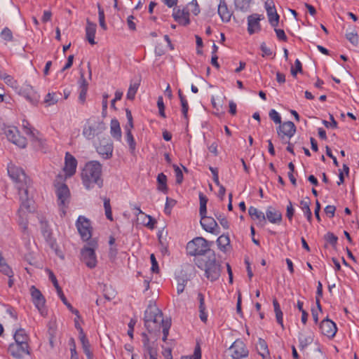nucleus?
I'll return each instance as SVG.
<instances>
[{
    "label": "nucleus",
    "mask_w": 359,
    "mask_h": 359,
    "mask_svg": "<svg viewBox=\"0 0 359 359\" xmlns=\"http://www.w3.org/2000/svg\"><path fill=\"white\" fill-rule=\"evenodd\" d=\"M88 89V88L79 89V101L82 104L86 102Z\"/></svg>",
    "instance_id": "64"
},
{
    "label": "nucleus",
    "mask_w": 359,
    "mask_h": 359,
    "mask_svg": "<svg viewBox=\"0 0 359 359\" xmlns=\"http://www.w3.org/2000/svg\"><path fill=\"white\" fill-rule=\"evenodd\" d=\"M273 28H274V31L276 34V36L278 39V40L283 41H287V37L283 29H278L277 27H273Z\"/></svg>",
    "instance_id": "60"
},
{
    "label": "nucleus",
    "mask_w": 359,
    "mask_h": 359,
    "mask_svg": "<svg viewBox=\"0 0 359 359\" xmlns=\"http://www.w3.org/2000/svg\"><path fill=\"white\" fill-rule=\"evenodd\" d=\"M273 306L276 314V321L282 327V328L284 329L283 313L280 309V306L276 298L273 299Z\"/></svg>",
    "instance_id": "30"
},
{
    "label": "nucleus",
    "mask_w": 359,
    "mask_h": 359,
    "mask_svg": "<svg viewBox=\"0 0 359 359\" xmlns=\"http://www.w3.org/2000/svg\"><path fill=\"white\" fill-rule=\"evenodd\" d=\"M173 169L175 170V177H176V183L180 184L182 183L184 177L182 170L175 164L172 165Z\"/></svg>",
    "instance_id": "47"
},
{
    "label": "nucleus",
    "mask_w": 359,
    "mask_h": 359,
    "mask_svg": "<svg viewBox=\"0 0 359 359\" xmlns=\"http://www.w3.org/2000/svg\"><path fill=\"white\" fill-rule=\"evenodd\" d=\"M199 201H200V208H199V215H204L207 213V203L208 201V198L205 195H204L202 192L199 193Z\"/></svg>",
    "instance_id": "39"
},
{
    "label": "nucleus",
    "mask_w": 359,
    "mask_h": 359,
    "mask_svg": "<svg viewBox=\"0 0 359 359\" xmlns=\"http://www.w3.org/2000/svg\"><path fill=\"white\" fill-rule=\"evenodd\" d=\"M104 208L105 210L106 217L110 221H113L111 208L110 205V199L108 198H104Z\"/></svg>",
    "instance_id": "44"
},
{
    "label": "nucleus",
    "mask_w": 359,
    "mask_h": 359,
    "mask_svg": "<svg viewBox=\"0 0 359 359\" xmlns=\"http://www.w3.org/2000/svg\"><path fill=\"white\" fill-rule=\"evenodd\" d=\"M306 199V200L301 201L300 204L302 205V208L304 211V213L305 216L306 217L307 220L309 222H311L312 212H311V210L309 207L310 200L308 197Z\"/></svg>",
    "instance_id": "35"
},
{
    "label": "nucleus",
    "mask_w": 359,
    "mask_h": 359,
    "mask_svg": "<svg viewBox=\"0 0 359 359\" xmlns=\"http://www.w3.org/2000/svg\"><path fill=\"white\" fill-rule=\"evenodd\" d=\"M269 22L273 27H277L279 23L280 16L276 9L266 11Z\"/></svg>",
    "instance_id": "34"
},
{
    "label": "nucleus",
    "mask_w": 359,
    "mask_h": 359,
    "mask_svg": "<svg viewBox=\"0 0 359 359\" xmlns=\"http://www.w3.org/2000/svg\"><path fill=\"white\" fill-rule=\"evenodd\" d=\"M157 106L159 110V114L161 117L165 118V106L163 103V97L159 96L158 97L157 100Z\"/></svg>",
    "instance_id": "55"
},
{
    "label": "nucleus",
    "mask_w": 359,
    "mask_h": 359,
    "mask_svg": "<svg viewBox=\"0 0 359 359\" xmlns=\"http://www.w3.org/2000/svg\"><path fill=\"white\" fill-rule=\"evenodd\" d=\"M55 194L57 198V204L62 208V213L65 214V208H67L69 203L70 191L65 183H60L55 181Z\"/></svg>",
    "instance_id": "10"
},
{
    "label": "nucleus",
    "mask_w": 359,
    "mask_h": 359,
    "mask_svg": "<svg viewBox=\"0 0 359 359\" xmlns=\"http://www.w3.org/2000/svg\"><path fill=\"white\" fill-rule=\"evenodd\" d=\"M21 94L33 105H36L39 102V95L29 85H26L21 90Z\"/></svg>",
    "instance_id": "20"
},
{
    "label": "nucleus",
    "mask_w": 359,
    "mask_h": 359,
    "mask_svg": "<svg viewBox=\"0 0 359 359\" xmlns=\"http://www.w3.org/2000/svg\"><path fill=\"white\" fill-rule=\"evenodd\" d=\"M30 292L35 306L37 308L41 315L45 316L47 314V310L45 307L46 300L42 293L34 285L30 287Z\"/></svg>",
    "instance_id": "14"
},
{
    "label": "nucleus",
    "mask_w": 359,
    "mask_h": 359,
    "mask_svg": "<svg viewBox=\"0 0 359 359\" xmlns=\"http://www.w3.org/2000/svg\"><path fill=\"white\" fill-rule=\"evenodd\" d=\"M171 326V322L170 320H165L161 323V328L163 329V338L162 340L165 341L167 340V337L169 334V330Z\"/></svg>",
    "instance_id": "43"
},
{
    "label": "nucleus",
    "mask_w": 359,
    "mask_h": 359,
    "mask_svg": "<svg viewBox=\"0 0 359 359\" xmlns=\"http://www.w3.org/2000/svg\"><path fill=\"white\" fill-rule=\"evenodd\" d=\"M23 128L26 134L30 135L33 140H39L38 137L35 135L34 130L31 127H29V123L27 121H23Z\"/></svg>",
    "instance_id": "48"
},
{
    "label": "nucleus",
    "mask_w": 359,
    "mask_h": 359,
    "mask_svg": "<svg viewBox=\"0 0 359 359\" xmlns=\"http://www.w3.org/2000/svg\"><path fill=\"white\" fill-rule=\"evenodd\" d=\"M140 85V79H133L130 81V84L127 93V99L129 100H133L135 99L137 91Z\"/></svg>",
    "instance_id": "27"
},
{
    "label": "nucleus",
    "mask_w": 359,
    "mask_h": 359,
    "mask_svg": "<svg viewBox=\"0 0 359 359\" xmlns=\"http://www.w3.org/2000/svg\"><path fill=\"white\" fill-rule=\"evenodd\" d=\"M97 151L104 159H109L112 156L113 147L111 144H106L97 147Z\"/></svg>",
    "instance_id": "28"
},
{
    "label": "nucleus",
    "mask_w": 359,
    "mask_h": 359,
    "mask_svg": "<svg viewBox=\"0 0 359 359\" xmlns=\"http://www.w3.org/2000/svg\"><path fill=\"white\" fill-rule=\"evenodd\" d=\"M15 341L29 344V336L23 328L16 330L13 334Z\"/></svg>",
    "instance_id": "29"
},
{
    "label": "nucleus",
    "mask_w": 359,
    "mask_h": 359,
    "mask_svg": "<svg viewBox=\"0 0 359 359\" xmlns=\"http://www.w3.org/2000/svg\"><path fill=\"white\" fill-rule=\"evenodd\" d=\"M252 0H234V5L236 10L242 12H248L250 10Z\"/></svg>",
    "instance_id": "33"
},
{
    "label": "nucleus",
    "mask_w": 359,
    "mask_h": 359,
    "mask_svg": "<svg viewBox=\"0 0 359 359\" xmlns=\"http://www.w3.org/2000/svg\"><path fill=\"white\" fill-rule=\"evenodd\" d=\"M8 352L15 359H22L25 355H30L29 344L14 341L9 344Z\"/></svg>",
    "instance_id": "12"
},
{
    "label": "nucleus",
    "mask_w": 359,
    "mask_h": 359,
    "mask_svg": "<svg viewBox=\"0 0 359 359\" xmlns=\"http://www.w3.org/2000/svg\"><path fill=\"white\" fill-rule=\"evenodd\" d=\"M106 130L105 124L95 118L88 119L83 126L82 134L88 140H93Z\"/></svg>",
    "instance_id": "8"
},
{
    "label": "nucleus",
    "mask_w": 359,
    "mask_h": 359,
    "mask_svg": "<svg viewBox=\"0 0 359 359\" xmlns=\"http://www.w3.org/2000/svg\"><path fill=\"white\" fill-rule=\"evenodd\" d=\"M8 173L10 177L16 183V187L20 195V188L23 187L28 191L30 184V179L26 175L24 170L15 165L8 167Z\"/></svg>",
    "instance_id": "7"
},
{
    "label": "nucleus",
    "mask_w": 359,
    "mask_h": 359,
    "mask_svg": "<svg viewBox=\"0 0 359 359\" xmlns=\"http://www.w3.org/2000/svg\"><path fill=\"white\" fill-rule=\"evenodd\" d=\"M172 17L181 25L187 26L190 23L189 10L186 8L183 9L175 8Z\"/></svg>",
    "instance_id": "18"
},
{
    "label": "nucleus",
    "mask_w": 359,
    "mask_h": 359,
    "mask_svg": "<svg viewBox=\"0 0 359 359\" xmlns=\"http://www.w3.org/2000/svg\"><path fill=\"white\" fill-rule=\"evenodd\" d=\"M1 36L2 37V39L7 41H11L13 40L12 32L8 27H6L2 30L1 33Z\"/></svg>",
    "instance_id": "54"
},
{
    "label": "nucleus",
    "mask_w": 359,
    "mask_h": 359,
    "mask_svg": "<svg viewBox=\"0 0 359 359\" xmlns=\"http://www.w3.org/2000/svg\"><path fill=\"white\" fill-rule=\"evenodd\" d=\"M257 350L259 354L263 359H268L269 358V351L266 342L261 338H259L258 341Z\"/></svg>",
    "instance_id": "32"
},
{
    "label": "nucleus",
    "mask_w": 359,
    "mask_h": 359,
    "mask_svg": "<svg viewBox=\"0 0 359 359\" xmlns=\"http://www.w3.org/2000/svg\"><path fill=\"white\" fill-rule=\"evenodd\" d=\"M196 265L205 271V277L212 282L218 280L220 277L222 267L220 262L216 259L215 252L204 259L200 257L197 259Z\"/></svg>",
    "instance_id": "2"
},
{
    "label": "nucleus",
    "mask_w": 359,
    "mask_h": 359,
    "mask_svg": "<svg viewBox=\"0 0 359 359\" xmlns=\"http://www.w3.org/2000/svg\"><path fill=\"white\" fill-rule=\"evenodd\" d=\"M294 213V209L292 206V203L290 201H289L288 205L287 206L286 210V217L291 222L292 220L293 216Z\"/></svg>",
    "instance_id": "61"
},
{
    "label": "nucleus",
    "mask_w": 359,
    "mask_h": 359,
    "mask_svg": "<svg viewBox=\"0 0 359 359\" xmlns=\"http://www.w3.org/2000/svg\"><path fill=\"white\" fill-rule=\"evenodd\" d=\"M0 271L8 278H13V272L11 268L4 262V259L0 255Z\"/></svg>",
    "instance_id": "40"
},
{
    "label": "nucleus",
    "mask_w": 359,
    "mask_h": 359,
    "mask_svg": "<svg viewBox=\"0 0 359 359\" xmlns=\"http://www.w3.org/2000/svg\"><path fill=\"white\" fill-rule=\"evenodd\" d=\"M177 201L174 199L170 198L168 197L166 198V203L165 205L164 212L166 215H170L171 212V208L176 205Z\"/></svg>",
    "instance_id": "49"
},
{
    "label": "nucleus",
    "mask_w": 359,
    "mask_h": 359,
    "mask_svg": "<svg viewBox=\"0 0 359 359\" xmlns=\"http://www.w3.org/2000/svg\"><path fill=\"white\" fill-rule=\"evenodd\" d=\"M88 245L81 250V260L88 268L93 269L97 265L95 250L97 248V243L95 240H91L88 242Z\"/></svg>",
    "instance_id": "9"
},
{
    "label": "nucleus",
    "mask_w": 359,
    "mask_h": 359,
    "mask_svg": "<svg viewBox=\"0 0 359 359\" xmlns=\"http://www.w3.org/2000/svg\"><path fill=\"white\" fill-rule=\"evenodd\" d=\"M76 225L82 240L88 241L91 238V226L88 219L83 216H79Z\"/></svg>",
    "instance_id": "15"
},
{
    "label": "nucleus",
    "mask_w": 359,
    "mask_h": 359,
    "mask_svg": "<svg viewBox=\"0 0 359 359\" xmlns=\"http://www.w3.org/2000/svg\"><path fill=\"white\" fill-rule=\"evenodd\" d=\"M215 217L224 229H228L229 228V222L224 215H222V214H218L215 215Z\"/></svg>",
    "instance_id": "58"
},
{
    "label": "nucleus",
    "mask_w": 359,
    "mask_h": 359,
    "mask_svg": "<svg viewBox=\"0 0 359 359\" xmlns=\"http://www.w3.org/2000/svg\"><path fill=\"white\" fill-rule=\"evenodd\" d=\"M182 106V113L185 119L188 120V111H189V104L187 98H182L180 101Z\"/></svg>",
    "instance_id": "51"
},
{
    "label": "nucleus",
    "mask_w": 359,
    "mask_h": 359,
    "mask_svg": "<svg viewBox=\"0 0 359 359\" xmlns=\"http://www.w3.org/2000/svg\"><path fill=\"white\" fill-rule=\"evenodd\" d=\"M20 200L21 201L20 208L18 211V224L20 228L24 234L29 237L28 232V214L31 212L30 210V200L27 195V191L25 188H20Z\"/></svg>",
    "instance_id": "4"
},
{
    "label": "nucleus",
    "mask_w": 359,
    "mask_h": 359,
    "mask_svg": "<svg viewBox=\"0 0 359 359\" xmlns=\"http://www.w3.org/2000/svg\"><path fill=\"white\" fill-rule=\"evenodd\" d=\"M222 22H228L230 21L232 13L229 10L225 0H220L217 10Z\"/></svg>",
    "instance_id": "23"
},
{
    "label": "nucleus",
    "mask_w": 359,
    "mask_h": 359,
    "mask_svg": "<svg viewBox=\"0 0 359 359\" xmlns=\"http://www.w3.org/2000/svg\"><path fill=\"white\" fill-rule=\"evenodd\" d=\"M111 134L112 137L117 140H121V130L120 123L117 119H112L111 121Z\"/></svg>",
    "instance_id": "31"
},
{
    "label": "nucleus",
    "mask_w": 359,
    "mask_h": 359,
    "mask_svg": "<svg viewBox=\"0 0 359 359\" xmlns=\"http://www.w3.org/2000/svg\"><path fill=\"white\" fill-rule=\"evenodd\" d=\"M49 278L51 280V282L53 283L54 287H55V289L57 290V293L58 296L60 297V299L62 300V302H63V304L65 305H67V303H69V302L67 301V298L65 297L62 288L59 285L55 276L50 271L49 272Z\"/></svg>",
    "instance_id": "26"
},
{
    "label": "nucleus",
    "mask_w": 359,
    "mask_h": 359,
    "mask_svg": "<svg viewBox=\"0 0 359 359\" xmlns=\"http://www.w3.org/2000/svg\"><path fill=\"white\" fill-rule=\"evenodd\" d=\"M55 93H48L44 99V103H46L48 106L53 105L57 103V100L55 98Z\"/></svg>",
    "instance_id": "53"
},
{
    "label": "nucleus",
    "mask_w": 359,
    "mask_h": 359,
    "mask_svg": "<svg viewBox=\"0 0 359 359\" xmlns=\"http://www.w3.org/2000/svg\"><path fill=\"white\" fill-rule=\"evenodd\" d=\"M200 216V223L203 229L208 232L215 233V229L218 228V225L215 219L211 217H207L206 215ZM217 233H216V234Z\"/></svg>",
    "instance_id": "21"
},
{
    "label": "nucleus",
    "mask_w": 359,
    "mask_h": 359,
    "mask_svg": "<svg viewBox=\"0 0 359 359\" xmlns=\"http://www.w3.org/2000/svg\"><path fill=\"white\" fill-rule=\"evenodd\" d=\"M132 129L133 128H125V130L127 143L129 145L131 153H133L136 148V142L131 132Z\"/></svg>",
    "instance_id": "36"
},
{
    "label": "nucleus",
    "mask_w": 359,
    "mask_h": 359,
    "mask_svg": "<svg viewBox=\"0 0 359 359\" xmlns=\"http://www.w3.org/2000/svg\"><path fill=\"white\" fill-rule=\"evenodd\" d=\"M209 241L203 237H196L188 242L187 245V252L190 256H194V263L199 257L204 259L214 252L210 248Z\"/></svg>",
    "instance_id": "3"
},
{
    "label": "nucleus",
    "mask_w": 359,
    "mask_h": 359,
    "mask_svg": "<svg viewBox=\"0 0 359 359\" xmlns=\"http://www.w3.org/2000/svg\"><path fill=\"white\" fill-rule=\"evenodd\" d=\"M189 6L191 7V11L195 15H197L200 13L199 6L196 0H192L189 4Z\"/></svg>",
    "instance_id": "62"
},
{
    "label": "nucleus",
    "mask_w": 359,
    "mask_h": 359,
    "mask_svg": "<svg viewBox=\"0 0 359 359\" xmlns=\"http://www.w3.org/2000/svg\"><path fill=\"white\" fill-rule=\"evenodd\" d=\"M96 27L97 25L95 23L91 22L88 20H87V25L86 27V39L91 45H94L96 43V42L95 41Z\"/></svg>",
    "instance_id": "24"
},
{
    "label": "nucleus",
    "mask_w": 359,
    "mask_h": 359,
    "mask_svg": "<svg viewBox=\"0 0 359 359\" xmlns=\"http://www.w3.org/2000/svg\"><path fill=\"white\" fill-rule=\"evenodd\" d=\"M165 320L163 317V313L156 305L149 304L144 311V325L149 332H159L161 323Z\"/></svg>",
    "instance_id": "5"
},
{
    "label": "nucleus",
    "mask_w": 359,
    "mask_h": 359,
    "mask_svg": "<svg viewBox=\"0 0 359 359\" xmlns=\"http://www.w3.org/2000/svg\"><path fill=\"white\" fill-rule=\"evenodd\" d=\"M270 118L276 124L281 123V117L280 114L275 110L271 109L269 113Z\"/></svg>",
    "instance_id": "50"
},
{
    "label": "nucleus",
    "mask_w": 359,
    "mask_h": 359,
    "mask_svg": "<svg viewBox=\"0 0 359 359\" xmlns=\"http://www.w3.org/2000/svg\"><path fill=\"white\" fill-rule=\"evenodd\" d=\"M248 214L253 219H258L259 220V224H260L262 226L266 223V217L264 214L258 210L257 208L250 206L248 208Z\"/></svg>",
    "instance_id": "25"
},
{
    "label": "nucleus",
    "mask_w": 359,
    "mask_h": 359,
    "mask_svg": "<svg viewBox=\"0 0 359 359\" xmlns=\"http://www.w3.org/2000/svg\"><path fill=\"white\" fill-rule=\"evenodd\" d=\"M126 118L128 119V123L125 126L124 128H133V118L132 116L131 111L129 109H126Z\"/></svg>",
    "instance_id": "57"
},
{
    "label": "nucleus",
    "mask_w": 359,
    "mask_h": 359,
    "mask_svg": "<svg viewBox=\"0 0 359 359\" xmlns=\"http://www.w3.org/2000/svg\"><path fill=\"white\" fill-rule=\"evenodd\" d=\"M81 175L83 184L86 189H93L95 185L98 188L103 187L102 165L98 161H92L86 163Z\"/></svg>",
    "instance_id": "1"
},
{
    "label": "nucleus",
    "mask_w": 359,
    "mask_h": 359,
    "mask_svg": "<svg viewBox=\"0 0 359 359\" xmlns=\"http://www.w3.org/2000/svg\"><path fill=\"white\" fill-rule=\"evenodd\" d=\"M0 134H4L7 139L20 148L27 146V139L20 135L18 129L15 126H6L0 118Z\"/></svg>",
    "instance_id": "6"
},
{
    "label": "nucleus",
    "mask_w": 359,
    "mask_h": 359,
    "mask_svg": "<svg viewBox=\"0 0 359 359\" xmlns=\"http://www.w3.org/2000/svg\"><path fill=\"white\" fill-rule=\"evenodd\" d=\"M265 217L269 222L275 224H280L283 219L282 213L271 206L268 207Z\"/></svg>",
    "instance_id": "22"
},
{
    "label": "nucleus",
    "mask_w": 359,
    "mask_h": 359,
    "mask_svg": "<svg viewBox=\"0 0 359 359\" xmlns=\"http://www.w3.org/2000/svg\"><path fill=\"white\" fill-rule=\"evenodd\" d=\"M79 89L88 88V82L84 77V73L82 69L80 70V79L78 81Z\"/></svg>",
    "instance_id": "52"
},
{
    "label": "nucleus",
    "mask_w": 359,
    "mask_h": 359,
    "mask_svg": "<svg viewBox=\"0 0 359 359\" xmlns=\"http://www.w3.org/2000/svg\"><path fill=\"white\" fill-rule=\"evenodd\" d=\"M158 189L166 192L168 191L167 187V177L163 172L160 173L157 176Z\"/></svg>",
    "instance_id": "38"
},
{
    "label": "nucleus",
    "mask_w": 359,
    "mask_h": 359,
    "mask_svg": "<svg viewBox=\"0 0 359 359\" xmlns=\"http://www.w3.org/2000/svg\"><path fill=\"white\" fill-rule=\"evenodd\" d=\"M229 359H245L248 357L249 351L241 339H236L226 351Z\"/></svg>",
    "instance_id": "11"
},
{
    "label": "nucleus",
    "mask_w": 359,
    "mask_h": 359,
    "mask_svg": "<svg viewBox=\"0 0 359 359\" xmlns=\"http://www.w3.org/2000/svg\"><path fill=\"white\" fill-rule=\"evenodd\" d=\"M313 341V338L312 336H304L303 334H300L299 337V348L301 350L305 348L308 345L311 344Z\"/></svg>",
    "instance_id": "41"
},
{
    "label": "nucleus",
    "mask_w": 359,
    "mask_h": 359,
    "mask_svg": "<svg viewBox=\"0 0 359 359\" xmlns=\"http://www.w3.org/2000/svg\"><path fill=\"white\" fill-rule=\"evenodd\" d=\"M144 359H157V351L150 344L143 346Z\"/></svg>",
    "instance_id": "37"
},
{
    "label": "nucleus",
    "mask_w": 359,
    "mask_h": 359,
    "mask_svg": "<svg viewBox=\"0 0 359 359\" xmlns=\"http://www.w3.org/2000/svg\"><path fill=\"white\" fill-rule=\"evenodd\" d=\"M278 137L283 144H286L285 140H290L296 133L297 128L293 122L285 121L279 124L276 128Z\"/></svg>",
    "instance_id": "13"
},
{
    "label": "nucleus",
    "mask_w": 359,
    "mask_h": 359,
    "mask_svg": "<svg viewBox=\"0 0 359 359\" xmlns=\"http://www.w3.org/2000/svg\"><path fill=\"white\" fill-rule=\"evenodd\" d=\"M319 327L321 333L329 338H333L337 331L336 324L329 319L328 317L321 321Z\"/></svg>",
    "instance_id": "16"
},
{
    "label": "nucleus",
    "mask_w": 359,
    "mask_h": 359,
    "mask_svg": "<svg viewBox=\"0 0 359 359\" xmlns=\"http://www.w3.org/2000/svg\"><path fill=\"white\" fill-rule=\"evenodd\" d=\"M264 19L262 15L253 13L248 17V32L252 35L261 30L260 21Z\"/></svg>",
    "instance_id": "17"
},
{
    "label": "nucleus",
    "mask_w": 359,
    "mask_h": 359,
    "mask_svg": "<svg viewBox=\"0 0 359 359\" xmlns=\"http://www.w3.org/2000/svg\"><path fill=\"white\" fill-rule=\"evenodd\" d=\"M325 240L328 242L332 246H336L338 241V237L332 232H327L325 235Z\"/></svg>",
    "instance_id": "46"
},
{
    "label": "nucleus",
    "mask_w": 359,
    "mask_h": 359,
    "mask_svg": "<svg viewBox=\"0 0 359 359\" xmlns=\"http://www.w3.org/2000/svg\"><path fill=\"white\" fill-rule=\"evenodd\" d=\"M335 210H336V207L334 205H327L324 209L325 214L330 218H332L334 216Z\"/></svg>",
    "instance_id": "63"
},
{
    "label": "nucleus",
    "mask_w": 359,
    "mask_h": 359,
    "mask_svg": "<svg viewBox=\"0 0 359 359\" xmlns=\"http://www.w3.org/2000/svg\"><path fill=\"white\" fill-rule=\"evenodd\" d=\"M217 243L222 251H225L226 247L230 243V239L228 236L222 235L217 238Z\"/></svg>",
    "instance_id": "42"
},
{
    "label": "nucleus",
    "mask_w": 359,
    "mask_h": 359,
    "mask_svg": "<svg viewBox=\"0 0 359 359\" xmlns=\"http://www.w3.org/2000/svg\"><path fill=\"white\" fill-rule=\"evenodd\" d=\"M97 7L100 25L104 30H106L107 27L105 23L104 10L101 8L100 4L97 5Z\"/></svg>",
    "instance_id": "45"
},
{
    "label": "nucleus",
    "mask_w": 359,
    "mask_h": 359,
    "mask_svg": "<svg viewBox=\"0 0 359 359\" xmlns=\"http://www.w3.org/2000/svg\"><path fill=\"white\" fill-rule=\"evenodd\" d=\"M346 39L353 45L357 46L359 41V37L357 33L350 32L346 34Z\"/></svg>",
    "instance_id": "56"
},
{
    "label": "nucleus",
    "mask_w": 359,
    "mask_h": 359,
    "mask_svg": "<svg viewBox=\"0 0 359 359\" xmlns=\"http://www.w3.org/2000/svg\"><path fill=\"white\" fill-rule=\"evenodd\" d=\"M76 159L69 152H67L65 154L64 168L66 176L69 177L73 176L76 172Z\"/></svg>",
    "instance_id": "19"
},
{
    "label": "nucleus",
    "mask_w": 359,
    "mask_h": 359,
    "mask_svg": "<svg viewBox=\"0 0 359 359\" xmlns=\"http://www.w3.org/2000/svg\"><path fill=\"white\" fill-rule=\"evenodd\" d=\"M330 119L331 122H328L327 121L323 120V125L326 128H337V122L335 121L333 115L330 114Z\"/></svg>",
    "instance_id": "59"
}]
</instances>
